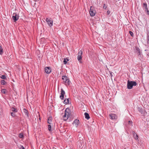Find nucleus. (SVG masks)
Here are the masks:
<instances>
[{"label":"nucleus","instance_id":"obj_6","mask_svg":"<svg viewBox=\"0 0 149 149\" xmlns=\"http://www.w3.org/2000/svg\"><path fill=\"white\" fill-rule=\"evenodd\" d=\"M46 21L49 26L51 27L53 26V22L51 18H47L46 19Z\"/></svg>","mask_w":149,"mask_h":149},{"label":"nucleus","instance_id":"obj_7","mask_svg":"<svg viewBox=\"0 0 149 149\" xmlns=\"http://www.w3.org/2000/svg\"><path fill=\"white\" fill-rule=\"evenodd\" d=\"M45 70L46 73L49 74L51 72L52 69L50 67H47L45 68Z\"/></svg>","mask_w":149,"mask_h":149},{"label":"nucleus","instance_id":"obj_28","mask_svg":"<svg viewBox=\"0 0 149 149\" xmlns=\"http://www.w3.org/2000/svg\"><path fill=\"white\" fill-rule=\"evenodd\" d=\"M48 130L49 131H51V125H48Z\"/></svg>","mask_w":149,"mask_h":149},{"label":"nucleus","instance_id":"obj_32","mask_svg":"<svg viewBox=\"0 0 149 149\" xmlns=\"http://www.w3.org/2000/svg\"><path fill=\"white\" fill-rule=\"evenodd\" d=\"M145 12H146L147 14V15H149V11L148 9H147L146 10H145Z\"/></svg>","mask_w":149,"mask_h":149},{"label":"nucleus","instance_id":"obj_22","mask_svg":"<svg viewBox=\"0 0 149 149\" xmlns=\"http://www.w3.org/2000/svg\"><path fill=\"white\" fill-rule=\"evenodd\" d=\"M68 61V59L65 58L64 59L63 62L65 64H66Z\"/></svg>","mask_w":149,"mask_h":149},{"label":"nucleus","instance_id":"obj_11","mask_svg":"<svg viewBox=\"0 0 149 149\" xmlns=\"http://www.w3.org/2000/svg\"><path fill=\"white\" fill-rule=\"evenodd\" d=\"M79 122V120L77 119H76L73 122V124H75V126L77 127V126L78 125V123Z\"/></svg>","mask_w":149,"mask_h":149},{"label":"nucleus","instance_id":"obj_39","mask_svg":"<svg viewBox=\"0 0 149 149\" xmlns=\"http://www.w3.org/2000/svg\"><path fill=\"white\" fill-rule=\"evenodd\" d=\"M124 149H126L125 148Z\"/></svg>","mask_w":149,"mask_h":149},{"label":"nucleus","instance_id":"obj_26","mask_svg":"<svg viewBox=\"0 0 149 149\" xmlns=\"http://www.w3.org/2000/svg\"><path fill=\"white\" fill-rule=\"evenodd\" d=\"M129 33L130 34L131 36L132 37H133L134 36V33L133 32L131 31H129Z\"/></svg>","mask_w":149,"mask_h":149},{"label":"nucleus","instance_id":"obj_36","mask_svg":"<svg viewBox=\"0 0 149 149\" xmlns=\"http://www.w3.org/2000/svg\"><path fill=\"white\" fill-rule=\"evenodd\" d=\"M107 13L108 15H109L110 13V11L109 10H108L107 12Z\"/></svg>","mask_w":149,"mask_h":149},{"label":"nucleus","instance_id":"obj_29","mask_svg":"<svg viewBox=\"0 0 149 149\" xmlns=\"http://www.w3.org/2000/svg\"><path fill=\"white\" fill-rule=\"evenodd\" d=\"M3 49L2 48L0 49V54L2 55L3 54Z\"/></svg>","mask_w":149,"mask_h":149},{"label":"nucleus","instance_id":"obj_9","mask_svg":"<svg viewBox=\"0 0 149 149\" xmlns=\"http://www.w3.org/2000/svg\"><path fill=\"white\" fill-rule=\"evenodd\" d=\"M65 93V91L63 90V89H61V95L60 96V98L61 99V100H63V99Z\"/></svg>","mask_w":149,"mask_h":149},{"label":"nucleus","instance_id":"obj_19","mask_svg":"<svg viewBox=\"0 0 149 149\" xmlns=\"http://www.w3.org/2000/svg\"><path fill=\"white\" fill-rule=\"evenodd\" d=\"M11 110L13 112H14V113H16V112H17V109H16L15 108H14V107H12L11 109Z\"/></svg>","mask_w":149,"mask_h":149},{"label":"nucleus","instance_id":"obj_20","mask_svg":"<svg viewBox=\"0 0 149 149\" xmlns=\"http://www.w3.org/2000/svg\"><path fill=\"white\" fill-rule=\"evenodd\" d=\"M133 137L134 138V139H138V135L136 134H134V135H133Z\"/></svg>","mask_w":149,"mask_h":149},{"label":"nucleus","instance_id":"obj_35","mask_svg":"<svg viewBox=\"0 0 149 149\" xmlns=\"http://www.w3.org/2000/svg\"><path fill=\"white\" fill-rule=\"evenodd\" d=\"M103 8L104 9H106L107 8V6L105 4H104Z\"/></svg>","mask_w":149,"mask_h":149},{"label":"nucleus","instance_id":"obj_16","mask_svg":"<svg viewBox=\"0 0 149 149\" xmlns=\"http://www.w3.org/2000/svg\"><path fill=\"white\" fill-rule=\"evenodd\" d=\"M65 104H69V98L65 99L63 102Z\"/></svg>","mask_w":149,"mask_h":149},{"label":"nucleus","instance_id":"obj_1","mask_svg":"<svg viewBox=\"0 0 149 149\" xmlns=\"http://www.w3.org/2000/svg\"><path fill=\"white\" fill-rule=\"evenodd\" d=\"M137 85V83L135 81H130L128 80L127 82V88L128 89H131L133 86H135Z\"/></svg>","mask_w":149,"mask_h":149},{"label":"nucleus","instance_id":"obj_21","mask_svg":"<svg viewBox=\"0 0 149 149\" xmlns=\"http://www.w3.org/2000/svg\"><path fill=\"white\" fill-rule=\"evenodd\" d=\"M78 55L79 56H82V52L81 50L79 51L78 53Z\"/></svg>","mask_w":149,"mask_h":149},{"label":"nucleus","instance_id":"obj_15","mask_svg":"<svg viewBox=\"0 0 149 149\" xmlns=\"http://www.w3.org/2000/svg\"><path fill=\"white\" fill-rule=\"evenodd\" d=\"M77 59L79 61V63H81V61L82 59V56H77Z\"/></svg>","mask_w":149,"mask_h":149},{"label":"nucleus","instance_id":"obj_30","mask_svg":"<svg viewBox=\"0 0 149 149\" xmlns=\"http://www.w3.org/2000/svg\"><path fill=\"white\" fill-rule=\"evenodd\" d=\"M6 90L5 89H3L1 90V92L3 93H5Z\"/></svg>","mask_w":149,"mask_h":149},{"label":"nucleus","instance_id":"obj_23","mask_svg":"<svg viewBox=\"0 0 149 149\" xmlns=\"http://www.w3.org/2000/svg\"><path fill=\"white\" fill-rule=\"evenodd\" d=\"M1 83L2 85H5L6 83V81L3 80L1 81Z\"/></svg>","mask_w":149,"mask_h":149},{"label":"nucleus","instance_id":"obj_13","mask_svg":"<svg viewBox=\"0 0 149 149\" xmlns=\"http://www.w3.org/2000/svg\"><path fill=\"white\" fill-rule=\"evenodd\" d=\"M23 111L26 115L27 116V117L29 116L28 111L27 110L25 109H23Z\"/></svg>","mask_w":149,"mask_h":149},{"label":"nucleus","instance_id":"obj_18","mask_svg":"<svg viewBox=\"0 0 149 149\" xmlns=\"http://www.w3.org/2000/svg\"><path fill=\"white\" fill-rule=\"evenodd\" d=\"M52 118L51 117H49L48 118L47 121V123L49 124H51V123L52 121Z\"/></svg>","mask_w":149,"mask_h":149},{"label":"nucleus","instance_id":"obj_12","mask_svg":"<svg viewBox=\"0 0 149 149\" xmlns=\"http://www.w3.org/2000/svg\"><path fill=\"white\" fill-rule=\"evenodd\" d=\"M84 116H85V118L86 119H87V120H88L90 118V117L89 116L88 113L86 112H85L84 113Z\"/></svg>","mask_w":149,"mask_h":149},{"label":"nucleus","instance_id":"obj_5","mask_svg":"<svg viewBox=\"0 0 149 149\" xmlns=\"http://www.w3.org/2000/svg\"><path fill=\"white\" fill-rule=\"evenodd\" d=\"M19 18V14L16 13H14L13 14L12 18L14 22L17 21Z\"/></svg>","mask_w":149,"mask_h":149},{"label":"nucleus","instance_id":"obj_34","mask_svg":"<svg viewBox=\"0 0 149 149\" xmlns=\"http://www.w3.org/2000/svg\"><path fill=\"white\" fill-rule=\"evenodd\" d=\"M19 149H25L22 146H20Z\"/></svg>","mask_w":149,"mask_h":149},{"label":"nucleus","instance_id":"obj_10","mask_svg":"<svg viewBox=\"0 0 149 149\" xmlns=\"http://www.w3.org/2000/svg\"><path fill=\"white\" fill-rule=\"evenodd\" d=\"M136 49V52L137 53L138 56L141 55V52L140 49L138 47L136 46L135 47Z\"/></svg>","mask_w":149,"mask_h":149},{"label":"nucleus","instance_id":"obj_3","mask_svg":"<svg viewBox=\"0 0 149 149\" xmlns=\"http://www.w3.org/2000/svg\"><path fill=\"white\" fill-rule=\"evenodd\" d=\"M70 111L69 109L67 108L65 110V114L63 116V118L65 120H67L69 117V112Z\"/></svg>","mask_w":149,"mask_h":149},{"label":"nucleus","instance_id":"obj_31","mask_svg":"<svg viewBox=\"0 0 149 149\" xmlns=\"http://www.w3.org/2000/svg\"><path fill=\"white\" fill-rule=\"evenodd\" d=\"M15 113H14V112L11 113V116H12L13 117H14V116H15Z\"/></svg>","mask_w":149,"mask_h":149},{"label":"nucleus","instance_id":"obj_14","mask_svg":"<svg viewBox=\"0 0 149 149\" xmlns=\"http://www.w3.org/2000/svg\"><path fill=\"white\" fill-rule=\"evenodd\" d=\"M137 109L138 111L140 112L141 114H143V111L142 110L141 108L140 107H138Z\"/></svg>","mask_w":149,"mask_h":149},{"label":"nucleus","instance_id":"obj_17","mask_svg":"<svg viewBox=\"0 0 149 149\" xmlns=\"http://www.w3.org/2000/svg\"><path fill=\"white\" fill-rule=\"evenodd\" d=\"M143 7L145 8V10H146L148 9L147 7V5L146 3H143Z\"/></svg>","mask_w":149,"mask_h":149},{"label":"nucleus","instance_id":"obj_8","mask_svg":"<svg viewBox=\"0 0 149 149\" xmlns=\"http://www.w3.org/2000/svg\"><path fill=\"white\" fill-rule=\"evenodd\" d=\"M110 118L112 120L116 119L117 118V116L113 113H111L109 115Z\"/></svg>","mask_w":149,"mask_h":149},{"label":"nucleus","instance_id":"obj_27","mask_svg":"<svg viewBox=\"0 0 149 149\" xmlns=\"http://www.w3.org/2000/svg\"><path fill=\"white\" fill-rule=\"evenodd\" d=\"M147 43L149 45V35H148L147 37Z\"/></svg>","mask_w":149,"mask_h":149},{"label":"nucleus","instance_id":"obj_38","mask_svg":"<svg viewBox=\"0 0 149 149\" xmlns=\"http://www.w3.org/2000/svg\"><path fill=\"white\" fill-rule=\"evenodd\" d=\"M2 48V47L1 46V45H0V49Z\"/></svg>","mask_w":149,"mask_h":149},{"label":"nucleus","instance_id":"obj_37","mask_svg":"<svg viewBox=\"0 0 149 149\" xmlns=\"http://www.w3.org/2000/svg\"><path fill=\"white\" fill-rule=\"evenodd\" d=\"M132 133L133 134V135H134V134H136L135 133V132L134 131H132Z\"/></svg>","mask_w":149,"mask_h":149},{"label":"nucleus","instance_id":"obj_4","mask_svg":"<svg viewBox=\"0 0 149 149\" xmlns=\"http://www.w3.org/2000/svg\"><path fill=\"white\" fill-rule=\"evenodd\" d=\"M96 13V11L95 10L94 8L93 7L91 6L90 10V13L91 16H94L95 15Z\"/></svg>","mask_w":149,"mask_h":149},{"label":"nucleus","instance_id":"obj_2","mask_svg":"<svg viewBox=\"0 0 149 149\" xmlns=\"http://www.w3.org/2000/svg\"><path fill=\"white\" fill-rule=\"evenodd\" d=\"M62 79L64 82L65 84L66 85H69L70 84V81L66 76H62Z\"/></svg>","mask_w":149,"mask_h":149},{"label":"nucleus","instance_id":"obj_25","mask_svg":"<svg viewBox=\"0 0 149 149\" xmlns=\"http://www.w3.org/2000/svg\"><path fill=\"white\" fill-rule=\"evenodd\" d=\"M0 77L3 79H5L6 78V76L4 75H1Z\"/></svg>","mask_w":149,"mask_h":149},{"label":"nucleus","instance_id":"obj_33","mask_svg":"<svg viewBox=\"0 0 149 149\" xmlns=\"http://www.w3.org/2000/svg\"><path fill=\"white\" fill-rule=\"evenodd\" d=\"M132 121L129 120L128 121V124L129 125H132Z\"/></svg>","mask_w":149,"mask_h":149},{"label":"nucleus","instance_id":"obj_24","mask_svg":"<svg viewBox=\"0 0 149 149\" xmlns=\"http://www.w3.org/2000/svg\"><path fill=\"white\" fill-rule=\"evenodd\" d=\"M18 136L19 138H22L24 136L22 134L20 133L19 134Z\"/></svg>","mask_w":149,"mask_h":149}]
</instances>
